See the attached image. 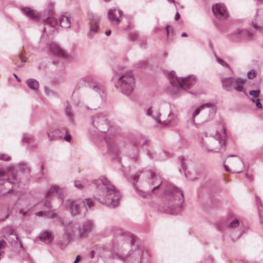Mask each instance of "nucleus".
Listing matches in <instances>:
<instances>
[{"label":"nucleus","instance_id":"obj_49","mask_svg":"<svg viewBox=\"0 0 263 263\" xmlns=\"http://www.w3.org/2000/svg\"><path fill=\"white\" fill-rule=\"evenodd\" d=\"M154 112L153 107L151 106L150 107L147 112H146V115H152Z\"/></svg>","mask_w":263,"mask_h":263},{"label":"nucleus","instance_id":"obj_33","mask_svg":"<svg viewBox=\"0 0 263 263\" xmlns=\"http://www.w3.org/2000/svg\"><path fill=\"white\" fill-rule=\"evenodd\" d=\"M33 141V137L29 134H25L23 135L22 141L24 143H26L28 144H30L32 141Z\"/></svg>","mask_w":263,"mask_h":263},{"label":"nucleus","instance_id":"obj_12","mask_svg":"<svg viewBox=\"0 0 263 263\" xmlns=\"http://www.w3.org/2000/svg\"><path fill=\"white\" fill-rule=\"evenodd\" d=\"M92 124L102 133H105L108 130L109 126L104 116H95Z\"/></svg>","mask_w":263,"mask_h":263},{"label":"nucleus","instance_id":"obj_38","mask_svg":"<svg viewBox=\"0 0 263 263\" xmlns=\"http://www.w3.org/2000/svg\"><path fill=\"white\" fill-rule=\"evenodd\" d=\"M114 234L118 236V235H123L124 234L125 232L121 229L119 228H115L114 230Z\"/></svg>","mask_w":263,"mask_h":263},{"label":"nucleus","instance_id":"obj_58","mask_svg":"<svg viewBox=\"0 0 263 263\" xmlns=\"http://www.w3.org/2000/svg\"><path fill=\"white\" fill-rule=\"evenodd\" d=\"M66 109L67 110V115H71L70 109L69 108V107H67Z\"/></svg>","mask_w":263,"mask_h":263},{"label":"nucleus","instance_id":"obj_46","mask_svg":"<svg viewBox=\"0 0 263 263\" xmlns=\"http://www.w3.org/2000/svg\"><path fill=\"white\" fill-rule=\"evenodd\" d=\"M74 186L80 190H82L83 188V185L80 181H75Z\"/></svg>","mask_w":263,"mask_h":263},{"label":"nucleus","instance_id":"obj_14","mask_svg":"<svg viewBox=\"0 0 263 263\" xmlns=\"http://www.w3.org/2000/svg\"><path fill=\"white\" fill-rule=\"evenodd\" d=\"M108 18L112 25H118L121 21L122 11L115 8L108 10Z\"/></svg>","mask_w":263,"mask_h":263},{"label":"nucleus","instance_id":"obj_30","mask_svg":"<svg viewBox=\"0 0 263 263\" xmlns=\"http://www.w3.org/2000/svg\"><path fill=\"white\" fill-rule=\"evenodd\" d=\"M13 232V230L10 226H7L2 229L1 231V233L2 234V237L4 238H7L8 235L11 234Z\"/></svg>","mask_w":263,"mask_h":263},{"label":"nucleus","instance_id":"obj_50","mask_svg":"<svg viewBox=\"0 0 263 263\" xmlns=\"http://www.w3.org/2000/svg\"><path fill=\"white\" fill-rule=\"evenodd\" d=\"M139 174H136L134 176V178H133V184H134L135 183H136L138 180V179H139Z\"/></svg>","mask_w":263,"mask_h":263},{"label":"nucleus","instance_id":"obj_52","mask_svg":"<svg viewBox=\"0 0 263 263\" xmlns=\"http://www.w3.org/2000/svg\"><path fill=\"white\" fill-rule=\"evenodd\" d=\"M95 32H93L91 31H89L87 34V36L89 39H92Z\"/></svg>","mask_w":263,"mask_h":263},{"label":"nucleus","instance_id":"obj_34","mask_svg":"<svg viewBox=\"0 0 263 263\" xmlns=\"http://www.w3.org/2000/svg\"><path fill=\"white\" fill-rule=\"evenodd\" d=\"M97 109V108H89L86 106L81 107V110L83 112L86 114H95V111H96Z\"/></svg>","mask_w":263,"mask_h":263},{"label":"nucleus","instance_id":"obj_3","mask_svg":"<svg viewBox=\"0 0 263 263\" xmlns=\"http://www.w3.org/2000/svg\"><path fill=\"white\" fill-rule=\"evenodd\" d=\"M64 227V236L69 240L73 236H78L80 238H86L92 232L94 228L91 220H87L81 225L73 223L70 220H62Z\"/></svg>","mask_w":263,"mask_h":263},{"label":"nucleus","instance_id":"obj_9","mask_svg":"<svg viewBox=\"0 0 263 263\" xmlns=\"http://www.w3.org/2000/svg\"><path fill=\"white\" fill-rule=\"evenodd\" d=\"M144 174L148 177V183L152 186L151 192L156 193L162 183L160 176L154 171L146 172Z\"/></svg>","mask_w":263,"mask_h":263},{"label":"nucleus","instance_id":"obj_41","mask_svg":"<svg viewBox=\"0 0 263 263\" xmlns=\"http://www.w3.org/2000/svg\"><path fill=\"white\" fill-rule=\"evenodd\" d=\"M256 73L254 70H252L248 72L247 76L249 79H252L256 77Z\"/></svg>","mask_w":263,"mask_h":263},{"label":"nucleus","instance_id":"obj_27","mask_svg":"<svg viewBox=\"0 0 263 263\" xmlns=\"http://www.w3.org/2000/svg\"><path fill=\"white\" fill-rule=\"evenodd\" d=\"M26 83L28 86L32 90H37L39 87L38 81L34 79H29L27 80Z\"/></svg>","mask_w":263,"mask_h":263},{"label":"nucleus","instance_id":"obj_21","mask_svg":"<svg viewBox=\"0 0 263 263\" xmlns=\"http://www.w3.org/2000/svg\"><path fill=\"white\" fill-rule=\"evenodd\" d=\"M188 122L192 125H200L204 123L206 120L205 116H189Z\"/></svg>","mask_w":263,"mask_h":263},{"label":"nucleus","instance_id":"obj_10","mask_svg":"<svg viewBox=\"0 0 263 263\" xmlns=\"http://www.w3.org/2000/svg\"><path fill=\"white\" fill-rule=\"evenodd\" d=\"M92 202L89 199H86L84 201H74L70 203V209L72 215H78L80 209L83 207L90 208Z\"/></svg>","mask_w":263,"mask_h":263},{"label":"nucleus","instance_id":"obj_54","mask_svg":"<svg viewBox=\"0 0 263 263\" xmlns=\"http://www.w3.org/2000/svg\"><path fill=\"white\" fill-rule=\"evenodd\" d=\"M180 18V15L179 14V13L177 12L175 15V20L176 21H178Z\"/></svg>","mask_w":263,"mask_h":263},{"label":"nucleus","instance_id":"obj_45","mask_svg":"<svg viewBox=\"0 0 263 263\" xmlns=\"http://www.w3.org/2000/svg\"><path fill=\"white\" fill-rule=\"evenodd\" d=\"M260 94L259 90H253L250 91V95L255 97H257Z\"/></svg>","mask_w":263,"mask_h":263},{"label":"nucleus","instance_id":"obj_56","mask_svg":"<svg viewBox=\"0 0 263 263\" xmlns=\"http://www.w3.org/2000/svg\"><path fill=\"white\" fill-rule=\"evenodd\" d=\"M5 173L3 170H0V177H3L5 175Z\"/></svg>","mask_w":263,"mask_h":263},{"label":"nucleus","instance_id":"obj_18","mask_svg":"<svg viewBox=\"0 0 263 263\" xmlns=\"http://www.w3.org/2000/svg\"><path fill=\"white\" fill-rule=\"evenodd\" d=\"M61 26L64 28H69L71 26L70 16L68 13L62 14L60 19Z\"/></svg>","mask_w":263,"mask_h":263},{"label":"nucleus","instance_id":"obj_37","mask_svg":"<svg viewBox=\"0 0 263 263\" xmlns=\"http://www.w3.org/2000/svg\"><path fill=\"white\" fill-rule=\"evenodd\" d=\"M215 57H216V61L219 64L221 65L223 67L229 68V65L227 63H226L223 60H222V59H220L219 58L217 57L216 55H215Z\"/></svg>","mask_w":263,"mask_h":263},{"label":"nucleus","instance_id":"obj_26","mask_svg":"<svg viewBox=\"0 0 263 263\" xmlns=\"http://www.w3.org/2000/svg\"><path fill=\"white\" fill-rule=\"evenodd\" d=\"M233 156H230L228 157L227 160L228 163H230L232 168L234 169H236L238 165H242V162L240 159L238 157H237L236 159L234 160H230L229 157H232Z\"/></svg>","mask_w":263,"mask_h":263},{"label":"nucleus","instance_id":"obj_32","mask_svg":"<svg viewBox=\"0 0 263 263\" xmlns=\"http://www.w3.org/2000/svg\"><path fill=\"white\" fill-rule=\"evenodd\" d=\"M135 190H136L137 193L141 197L143 198H147L150 196L151 194L152 193L150 192H145L144 191H141L139 190L137 187L135 186L134 187Z\"/></svg>","mask_w":263,"mask_h":263},{"label":"nucleus","instance_id":"obj_42","mask_svg":"<svg viewBox=\"0 0 263 263\" xmlns=\"http://www.w3.org/2000/svg\"><path fill=\"white\" fill-rule=\"evenodd\" d=\"M54 131H58V132L57 133V134L58 135L57 140L63 138L64 135V131L62 132L60 129H55Z\"/></svg>","mask_w":263,"mask_h":263},{"label":"nucleus","instance_id":"obj_48","mask_svg":"<svg viewBox=\"0 0 263 263\" xmlns=\"http://www.w3.org/2000/svg\"><path fill=\"white\" fill-rule=\"evenodd\" d=\"M10 158L9 156L5 155V154H2L0 155V159L5 161H8L10 160Z\"/></svg>","mask_w":263,"mask_h":263},{"label":"nucleus","instance_id":"obj_28","mask_svg":"<svg viewBox=\"0 0 263 263\" xmlns=\"http://www.w3.org/2000/svg\"><path fill=\"white\" fill-rule=\"evenodd\" d=\"M35 214L37 216H45L49 218H54L56 217V214L53 212L44 211L37 212Z\"/></svg>","mask_w":263,"mask_h":263},{"label":"nucleus","instance_id":"obj_4","mask_svg":"<svg viewBox=\"0 0 263 263\" xmlns=\"http://www.w3.org/2000/svg\"><path fill=\"white\" fill-rule=\"evenodd\" d=\"M227 137L224 124L221 121L217 125L215 133L202 138V146L208 152H218L225 144Z\"/></svg>","mask_w":263,"mask_h":263},{"label":"nucleus","instance_id":"obj_17","mask_svg":"<svg viewBox=\"0 0 263 263\" xmlns=\"http://www.w3.org/2000/svg\"><path fill=\"white\" fill-rule=\"evenodd\" d=\"M59 187L56 186H53L51 187L50 190L47 192V193L46 194V200L44 202V205L47 208H51V205L50 204L49 201H48V199H49L51 197L54 196L55 195H58L59 194Z\"/></svg>","mask_w":263,"mask_h":263},{"label":"nucleus","instance_id":"obj_60","mask_svg":"<svg viewBox=\"0 0 263 263\" xmlns=\"http://www.w3.org/2000/svg\"><path fill=\"white\" fill-rule=\"evenodd\" d=\"M13 76L16 78V79L18 82L21 81V79L17 76V75L16 74L13 73Z\"/></svg>","mask_w":263,"mask_h":263},{"label":"nucleus","instance_id":"obj_61","mask_svg":"<svg viewBox=\"0 0 263 263\" xmlns=\"http://www.w3.org/2000/svg\"><path fill=\"white\" fill-rule=\"evenodd\" d=\"M169 28H170V26H167L166 27V32H167V35H168V34H169Z\"/></svg>","mask_w":263,"mask_h":263},{"label":"nucleus","instance_id":"obj_29","mask_svg":"<svg viewBox=\"0 0 263 263\" xmlns=\"http://www.w3.org/2000/svg\"><path fill=\"white\" fill-rule=\"evenodd\" d=\"M89 86L90 89L98 93L101 98L103 97V90L98 85L90 83L89 84Z\"/></svg>","mask_w":263,"mask_h":263},{"label":"nucleus","instance_id":"obj_63","mask_svg":"<svg viewBox=\"0 0 263 263\" xmlns=\"http://www.w3.org/2000/svg\"><path fill=\"white\" fill-rule=\"evenodd\" d=\"M187 35L186 33H185V32H183L181 34V36H182V37H185V36H187Z\"/></svg>","mask_w":263,"mask_h":263},{"label":"nucleus","instance_id":"obj_36","mask_svg":"<svg viewBox=\"0 0 263 263\" xmlns=\"http://www.w3.org/2000/svg\"><path fill=\"white\" fill-rule=\"evenodd\" d=\"M145 144V141L144 140H136L134 142V146L136 147L135 151L136 152H137L138 149L139 147L142 146Z\"/></svg>","mask_w":263,"mask_h":263},{"label":"nucleus","instance_id":"obj_22","mask_svg":"<svg viewBox=\"0 0 263 263\" xmlns=\"http://www.w3.org/2000/svg\"><path fill=\"white\" fill-rule=\"evenodd\" d=\"M236 78H227L222 80L223 88L227 91H231L233 89L234 81Z\"/></svg>","mask_w":263,"mask_h":263},{"label":"nucleus","instance_id":"obj_53","mask_svg":"<svg viewBox=\"0 0 263 263\" xmlns=\"http://www.w3.org/2000/svg\"><path fill=\"white\" fill-rule=\"evenodd\" d=\"M256 105L257 108H261L262 107V105L259 102V99H257V102H256Z\"/></svg>","mask_w":263,"mask_h":263},{"label":"nucleus","instance_id":"obj_57","mask_svg":"<svg viewBox=\"0 0 263 263\" xmlns=\"http://www.w3.org/2000/svg\"><path fill=\"white\" fill-rule=\"evenodd\" d=\"M8 216V214H6L4 217L1 218H0V221H4L5 220Z\"/></svg>","mask_w":263,"mask_h":263},{"label":"nucleus","instance_id":"obj_55","mask_svg":"<svg viewBox=\"0 0 263 263\" xmlns=\"http://www.w3.org/2000/svg\"><path fill=\"white\" fill-rule=\"evenodd\" d=\"M80 260V256L78 255L76 257V258L75 259L74 261L73 262V263H78Z\"/></svg>","mask_w":263,"mask_h":263},{"label":"nucleus","instance_id":"obj_19","mask_svg":"<svg viewBox=\"0 0 263 263\" xmlns=\"http://www.w3.org/2000/svg\"><path fill=\"white\" fill-rule=\"evenodd\" d=\"M40 238L44 243L49 244L52 241L54 235L51 232L45 231L41 234Z\"/></svg>","mask_w":263,"mask_h":263},{"label":"nucleus","instance_id":"obj_20","mask_svg":"<svg viewBox=\"0 0 263 263\" xmlns=\"http://www.w3.org/2000/svg\"><path fill=\"white\" fill-rule=\"evenodd\" d=\"M5 238L8 240V242L11 244V245L15 247L20 246L21 248H22V243L18 240L17 236L14 234L13 232L11 234L8 235L7 238Z\"/></svg>","mask_w":263,"mask_h":263},{"label":"nucleus","instance_id":"obj_62","mask_svg":"<svg viewBox=\"0 0 263 263\" xmlns=\"http://www.w3.org/2000/svg\"><path fill=\"white\" fill-rule=\"evenodd\" d=\"M94 254H95V251H91L90 252L91 258H93V257Z\"/></svg>","mask_w":263,"mask_h":263},{"label":"nucleus","instance_id":"obj_5","mask_svg":"<svg viewBox=\"0 0 263 263\" xmlns=\"http://www.w3.org/2000/svg\"><path fill=\"white\" fill-rule=\"evenodd\" d=\"M115 79L118 80L115 84L117 89L126 96H129L132 93L135 88V79L131 72L115 76L113 79Z\"/></svg>","mask_w":263,"mask_h":263},{"label":"nucleus","instance_id":"obj_51","mask_svg":"<svg viewBox=\"0 0 263 263\" xmlns=\"http://www.w3.org/2000/svg\"><path fill=\"white\" fill-rule=\"evenodd\" d=\"M6 246V242L4 240H0V252H2L1 250L4 248Z\"/></svg>","mask_w":263,"mask_h":263},{"label":"nucleus","instance_id":"obj_47","mask_svg":"<svg viewBox=\"0 0 263 263\" xmlns=\"http://www.w3.org/2000/svg\"><path fill=\"white\" fill-rule=\"evenodd\" d=\"M20 167L23 171H25V172H28L29 171V168H28L27 165L26 164H20Z\"/></svg>","mask_w":263,"mask_h":263},{"label":"nucleus","instance_id":"obj_44","mask_svg":"<svg viewBox=\"0 0 263 263\" xmlns=\"http://www.w3.org/2000/svg\"><path fill=\"white\" fill-rule=\"evenodd\" d=\"M99 29V26L98 25L94 24H92L90 26V30L93 32H97Z\"/></svg>","mask_w":263,"mask_h":263},{"label":"nucleus","instance_id":"obj_64","mask_svg":"<svg viewBox=\"0 0 263 263\" xmlns=\"http://www.w3.org/2000/svg\"><path fill=\"white\" fill-rule=\"evenodd\" d=\"M137 34H134V36H133V39H132V40L133 41H134V40H135L137 39Z\"/></svg>","mask_w":263,"mask_h":263},{"label":"nucleus","instance_id":"obj_43","mask_svg":"<svg viewBox=\"0 0 263 263\" xmlns=\"http://www.w3.org/2000/svg\"><path fill=\"white\" fill-rule=\"evenodd\" d=\"M185 143H186L185 139L183 138H180V139L179 140V144L177 145V147L178 148H181L183 145H184L185 144Z\"/></svg>","mask_w":263,"mask_h":263},{"label":"nucleus","instance_id":"obj_2","mask_svg":"<svg viewBox=\"0 0 263 263\" xmlns=\"http://www.w3.org/2000/svg\"><path fill=\"white\" fill-rule=\"evenodd\" d=\"M165 199L162 206L164 212L170 214H178L182 210L184 202L182 191L179 188L170 186L165 191Z\"/></svg>","mask_w":263,"mask_h":263},{"label":"nucleus","instance_id":"obj_31","mask_svg":"<svg viewBox=\"0 0 263 263\" xmlns=\"http://www.w3.org/2000/svg\"><path fill=\"white\" fill-rule=\"evenodd\" d=\"M43 22L46 24H49L53 27L57 26L58 23L57 19L53 17H49L46 19L44 20Z\"/></svg>","mask_w":263,"mask_h":263},{"label":"nucleus","instance_id":"obj_13","mask_svg":"<svg viewBox=\"0 0 263 263\" xmlns=\"http://www.w3.org/2000/svg\"><path fill=\"white\" fill-rule=\"evenodd\" d=\"M216 108L214 105L210 103L204 104L196 108L192 115H198L199 113L213 115L216 114Z\"/></svg>","mask_w":263,"mask_h":263},{"label":"nucleus","instance_id":"obj_24","mask_svg":"<svg viewBox=\"0 0 263 263\" xmlns=\"http://www.w3.org/2000/svg\"><path fill=\"white\" fill-rule=\"evenodd\" d=\"M22 10L24 14L30 18L35 20L38 18L39 17V14L37 12L32 10L29 8H24Z\"/></svg>","mask_w":263,"mask_h":263},{"label":"nucleus","instance_id":"obj_39","mask_svg":"<svg viewBox=\"0 0 263 263\" xmlns=\"http://www.w3.org/2000/svg\"><path fill=\"white\" fill-rule=\"evenodd\" d=\"M65 134V136H63L64 139L67 142H70L71 140V136L68 134L67 129L64 130V134Z\"/></svg>","mask_w":263,"mask_h":263},{"label":"nucleus","instance_id":"obj_15","mask_svg":"<svg viewBox=\"0 0 263 263\" xmlns=\"http://www.w3.org/2000/svg\"><path fill=\"white\" fill-rule=\"evenodd\" d=\"M15 183L9 180H0V195H6L14 191V189L12 184Z\"/></svg>","mask_w":263,"mask_h":263},{"label":"nucleus","instance_id":"obj_25","mask_svg":"<svg viewBox=\"0 0 263 263\" xmlns=\"http://www.w3.org/2000/svg\"><path fill=\"white\" fill-rule=\"evenodd\" d=\"M246 82V80L242 78H236L234 81L233 89H234L237 91L242 92L244 90V87L242 85Z\"/></svg>","mask_w":263,"mask_h":263},{"label":"nucleus","instance_id":"obj_1","mask_svg":"<svg viewBox=\"0 0 263 263\" xmlns=\"http://www.w3.org/2000/svg\"><path fill=\"white\" fill-rule=\"evenodd\" d=\"M96 187L93 196L100 203L110 208H114L119 204L120 193L106 177H101L93 181Z\"/></svg>","mask_w":263,"mask_h":263},{"label":"nucleus","instance_id":"obj_6","mask_svg":"<svg viewBox=\"0 0 263 263\" xmlns=\"http://www.w3.org/2000/svg\"><path fill=\"white\" fill-rule=\"evenodd\" d=\"M228 40L234 43H241L251 41L253 39V34L245 29H236L227 35Z\"/></svg>","mask_w":263,"mask_h":263},{"label":"nucleus","instance_id":"obj_11","mask_svg":"<svg viewBox=\"0 0 263 263\" xmlns=\"http://www.w3.org/2000/svg\"><path fill=\"white\" fill-rule=\"evenodd\" d=\"M213 12L215 16L220 20H225L229 16V12L224 4L218 3L213 6Z\"/></svg>","mask_w":263,"mask_h":263},{"label":"nucleus","instance_id":"obj_59","mask_svg":"<svg viewBox=\"0 0 263 263\" xmlns=\"http://www.w3.org/2000/svg\"><path fill=\"white\" fill-rule=\"evenodd\" d=\"M111 33V30H108V31H106L105 32V34L107 35V36H109Z\"/></svg>","mask_w":263,"mask_h":263},{"label":"nucleus","instance_id":"obj_8","mask_svg":"<svg viewBox=\"0 0 263 263\" xmlns=\"http://www.w3.org/2000/svg\"><path fill=\"white\" fill-rule=\"evenodd\" d=\"M142 253V249L133 242L132 248L123 260L125 263H141Z\"/></svg>","mask_w":263,"mask_h":263},{"label":"nucleus","instance_id":"obj_35","mask_svg":"<svg viewBox=\"0 0 263 263\" xmlns=\"http://www.w3.org/2000/svg\"><path fill=\"white\" fill-rule=\"evenodd\" d=\"M57 132H58V131H53L51 133H47V136L49 141L57 140Z\"/></svg>","mask_w":263,"mask_h":263},{"label":"nucleus","instance_id":"obj_16","mask_svg":"<svg viewBox=\"0 0 263 263\" xmlns=\"http://www.w3.org/2000/svg\"><path fill=\"white\" fill-rule=\"evenodd\" d=\"M49 50L52 54L58 57L62 58H66L67 57L66 51L59 44L55 43H52L50 44Z\"/></svg>","mask_w":263,"mask_h":263},{"label":"nucleus","instance_id":"obj_7","mask_svg":"<svg viewBox=\"0 0 263 263\" xmlns=\"http://www.w3.org/2000/svg\"><path fill=\"white\" fill-rule=\"evenodd\" d=\"M168 77L171 84L174 87H180L184 89L190 88L196 82V80L194 76L179 78L175 77L173 72H171L168 74Z\"/></svg>","mask_w":263,"mask_h":263},{"label":"nucleus","instance_id":"obj_40","mask_svg":"<svg viewBox=\"0 0 263 263\" xmlns=\"http://www.w3.org/2000/svg\"><path fill=\"white\" fill-rule=\"evenodd\" d=\"M239 224V221L238 219L233 220L229 224V227L232 228H237Z\"/></svg>","mask_w":263,"mask_h":263},{"label":"nucleus","instance_id":"obj_23","mask_svg":"<svg viewBox=\"0 0 263 263\" xmlns=\"http://www.w3.org/2000/svg\"><path fill=\"white\" fill-rule=\"evenodd\" d=\"M171 116H154V120L161 125H167L171 123Z\"/></svg>","mask_w":263,"mask_h":263}]
</instances>
